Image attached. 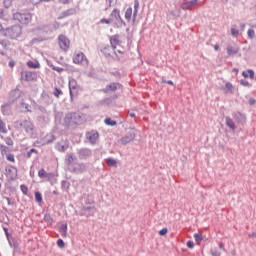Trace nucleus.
Here are the masks:
<instances>
[{"label": "nucleus", "mask_w": 256, "mask_h": 256, "mask_svg": "<svg viewBox=\"0 0 256 256\" xmlns=\"http://www.w3.org/2000/svg\"><path fill=\"white\" fill-rule=\"evenodd\" d=\"M119 21H122L121 11L118 9H114L110 13L109 18H102L100 20V23L106 25H114V27H117V23H119Z\"/></svg>", "instance_id": "1"}, {"label": "nucleus", "mask_w": 256, "mask_h": 256, "mask_svg": "<svg viewBox=\"0 0 256 256\" xmlns=\"http://www.w3.org/2000/svg\"><path fill=\"white\" fill-rule=\"evenodd\" d=\"M2 34L4 37H8L10 39H17L22 35V27L20 25H13L8 29H2Z\"/></svg>", "instance_id": "2"}, {"label": "nucleus", "mask_w": 256, "mask_h": 256, "mask_svg": "<svg viewBox=\"0 0 256 256\" xmlns=\"http://www.w3.org/2000/svg\"><path fill=\"white\" fill-rule=\"evenodd\" d=\"M110 44L113 48L114 54H124V48H122L121 41L117 35L111 37Z\"/></svg>", "instance_id": "3"}, {"label": "nucleus", "mask_w": 256, "mask_h": 256, "mask_svg": "<svg viewBox=\"0 0 256 256\" xmlns=\"http://www.w3.org/2000/svg\"><path fill=\"white\" fill-rule=\"evenodd\" d=\"M13 19L18 21L21 24L27 25L31 23L32 15L30 13L23 14V13L17 12L13 14Z\"/></svg>", "instance_id": "4"}, {"label": "nucleus", "mask_w": 256, "mask_h": 256, "mask_svg": "<svg viewBox=\"0 0 256 256\" xmlns=\"http://www.w3.org/2000/svg\"><path fill=\"white\" fill-rule=\"evenodd\" d=\"M69 92L71 100H73V97L79 95L81 92V87L77 84L75 79L69 80Z\"/></svg>", "instance_id": "5"}, {"label": "nucleus", "mask_w": 256, "mask_h": 256, "mask_svg": "<svg viewBox=\"0 0 256 256\" xmlns=\"http://www.w3.org/2000/svg\"><path fill=\"white\" fill-rule=\"evenodd\" d=\"M58 44L62 51H68L71 47V40H69L67 36L61 34L58 37Z\"/></svg>", "instance_id": "6"}, {"label": "nucleus", "mask_w": 256, "mask_h": 256, "mask_svg": "<svg viewBox=\"0 0 256 256\" xmlns=\"http://www.w3.org/2000/svg\"><path fill=\"white\" fill-rule=\"evenodd\" d=\"M72 60L74 61V64H77V65H87L89 63L85 54L80 51L75 52Z\"/></svg>", "instance_id": "7"}, {"label": "nucleus", "mask_w": 256, "mask_h": 256, "mask_svg": "<svg viewBox=\"0 0 256 256\" xmlns=\"http://www.w3.org/2000/svg\"><path fill=\"white\" fill-rule=\"evenodd\" d=\"M21 79L27 82L37 81V73L35 71H23L21 72Z\"/></svg>", "instance_id": "8"}, {"label": "nucleus", "mask_w": 256, "mask_h": 256, "mask_svg": "<svg viewBox=\"0 0 256 256\" xmlns=\"http://www.w3.org/2000/svg\"><path fill=\"white\" fill-rule=\"evenodd\" d=\"M78 121V115L76 113H68L64 119L66 125H76Z\"/></svg>", "instance_id": "9"}, {"label": "nucleus", "mask_w": 256, "mask_h": 256, "mask_svg": "<svg viewBox=\"0 0 256 256\" xmlns=\"http://www.w3.org/2000/svg\"><path fill=\"white\" fill-rule=\"evenodd\" d=\"M86 139L90 144H96L99 139V133L97 131H90L86 133Z\"/></svg>", "instance_id": "10"}, {"label": "nucleus", "mask_w": 256, "mask_h": 256, "mask_svg": "<svg viewBox=\"0 0 256 256\" xmlns=\"http://www.w3.org/2000/svg\"><path fill=\"white\" fill-rule=\"evenodd\" d=\"M21 128L23 130H25L26 132H31V131H33V124L31 121L23 120L21 122Z\"/></svg>", "instance_id": "11"}, {"label": "nucleus", "mask_w": 256, "mask_h": 256, "mask_svg": "<svg viewBox=\"0 0 256 256\" xmlns=\"http://www.w3.org/2000/svg\"><path fill=\"white\" fill-rule=\"evenodd\" d=\"M239 53V48L234 46L227 47V54L228 56H234Z\"/></svg>", "instance_id": "12"}, {"label": "nucleus", "mask_w": 256, "mask_h": 256, "mask_svg": "<svg viewBox=\"0 0 256 256\" xmlns=\"http://www.w3.org/2000/svg\"><path fill=\"white\" fill-rule=\"evenodd\" d=\"M38 177L39 178H48L51 179L53 177L52 173H47L44 169H40L38 171Z\"/></svg>", "instance_id": "13"}, {"label": "nucleus", "mask_w": 256, "mask_h": 256, "mask_svg": "<svg viewBox=\"0 0 256 256\" xmlns=\"http://www.w3.org/2000/svg\"><path fill=\"white\" fill-rule=\"evenodd\" d=\"M226 125L230 130L234 131L236 129L234 120L230 117H226Z\"/></svg>", "instance_id": "14"}, {"label": "nucleus", "mask_w": 256, "mask_h": 256, "mask_svg": "<svg viewBox=\"0 0 256 256\" xmlns=\"http://www.w3.org/2000/svg\"><path fill=\"white\" fill-rule=\"evenodd\" d=\"M59 231L62 235L63 238H67V231H68V226L67 224H62L59 228Z\"/></svg>", "instance_id": "15"}, {"label": "nucleus", "mask_w": 256, "mask_h": 256, "mask_svg": "<svg viewBox=\"0 0 256 256\" xmlns=\"http://www.w3.org/2000/svg\"><path fill=\"white\" fill-rule=\"evenodd\" d=\"M118 87H119V84L112 83V84H109L108 86H106L105 91L106 92H113V91H116Z\"/></svg>", "instance_id": "16"}, {"label": "nucleus", "mask_w": 256, "mask_h": 256, "mask_svg": "<svg viewBox=\"0 0 256 256\" xmlns=\"http://www.w3.org/2000/svg\"><path fill=\"white\" fill-rule=\"evenodd\" d=\"M27 66L29 68H32V69H39L40 68V63L29 61V62H27Z\"/></svg>", "instance_id": "17"}, {"label": "nucleus", "mask_w": 256, "mask_h": 256, "mask_svg": "<svg viewBox=\"0 0 256 256\" xmlns=\"http://www.w3.org/2000/svg\"><path fill=\"white\" fill-rule=\"evenodd\" d=\"M133 15V10L131 7H129L125 12V18L130 21Z\"/></svg>", "instance_id": "18"}, {"label": "nucleus", "mask_w": 256, "mask_h": 256, "mask_svg": "<svg viewBox=\"0 0 256 256\" xmlns=\"http://www.w3.org/2000/svg\"><path fill=\"white\" fill-rule=\"evenodd\" d=\"M233 89H234L233 84H231L229 82L225 84V91H226V93H233Z\"/></svg>", "instance_id": "19"}, {"label": "nucleus", "mask_w": 256, "mask_h": 256, "mask_svg": "<svg viewBox=\"0 0 256 256\" xmlns=\"http://www.w3.org/2000/svg\"><path fill=\"white\" fill-rule=\"evenodd\" d=\"M106 163L108 164L109 167H116L117 166V161L115 159L109 158L106 160Z\"/></svg>", "instance_id": "20"}, {"label": "nucleus", "mask_w": 256, "mask_h": 256, "mask_svg": "<svg viewBox=\"0 0 256 256\" xmlns=\"http://www.w3.org/2000/svg\"><path fill=\"white\" fill-rule=\"evenodd\" d=\"M139 7H140V3H139V0H135V2H134V18L136 17V15L138 14V9H139Z\"/></svg>", "instance_id": "21"}, {"label": "nucleus", "mask_w": 256, "mask_h": 256, "mask_svg": "<svg viewBox=\"0 0 256 256\" xmlns=\"http://www.w3.org/2000/svg\"><path fill=\"white\" fill-rule=\"evenodd\" d=\"M105 125H109V126H116L117 122L115 120H111L110 118H107L104 120Z\"/></svg>", "instance_id": "22"}, {"label": "nucleus", "mask_w": 256, "mask_h": 256, "mask_svg": "<svg viewBox=\"0 0 256 256\" xmlns=\"http://www.w3.org/2000/svg\"><path fill=\"white\" fill-rule=\"evenodd\" d=\"M0 132L6 134L7 133V128L5 122L0 120Z\"/></svg>", "instance_id": "23"}, {"label": "nucleus", "mask_w": 256, "mask_h": 256, "mask_svg": "<svg viewBox=\"0 0 256 256\" xmlns=\"http://www.w3.org/2000/svg\"><path fill=\"white\" fill-rule=\"evenodd\" d=\"M75 160V157L73 156V154H68L67 155V158H66V162H67V165H71Z\"/></svg>", "instance_id": "24"}, {"label": "nucleus", "mask_w": 256, "mask_h": 256, "mask_svg": "<svg viewBox=\"0 0 256 256\" xmlns=\"http://www.w3.org/2000/svg\"><path fill=\"white\" fill-rule=\"evenodd\" d=\"M0 151H1L2 155H6L8 153V151H9V148L7 146H5V145H1L0 146Z\"/></svg>", "instance_id": "25"}, {"label": "nucleus", "mask_w": 256, "mask_h": 256, "mask_svg": "<svg viewBox=\"0 0 256 256\" xmlns=\"http://www.w3.org/2000/svg\"><path fill=\"white\" fill-rule=\"evenodd\" d=\"M193 6H194L193 4H190V3H187V2H185V3L182 4V8H183L184 10L191 9Z\"/></svg>", "instance_id": "26"}, {"label": "nucleus", "mask_w": 256, "mask_h": 256, "mask_svg": "<svg viewBox=\"0 0 256 256\" xmlns=\"http://www.w3.org/2000/svg\"><path fill=\"white\" fill-rule=\"evenodd\" d=\"M35 199L38 203L42 202V195L40 192H35Z\"/></svg>", "instance_id": "27"}, {"label": "nucleus", "mask_w": 256, "mask_h": 256, "mask_svg": "<svg viewBox=\"0 0 256 256\" xmlns=\"http://www.w3.org/2000/svg\"><path fill=\"white\" fill-rule=\"evenodd\" d=\"M60 95H63V91H62V90H59L58 88H55L54 96H55L56 98H59Z\"/></svg>", "instance_id": "28"}, {"label": "nucleus", "mask_w": 256, "mask_h": 256, "mask_svg": "<svg viewBox=\"0 0 256 256\" xmlns=\"http://www.w3.org/2000/svg\"><path fill=\"white\" fill-rule=\"evenodd\" d=\"M6 160L15 163V156L13 154H9L6 156Z\"/></svg>", "instance_id": "29"}, {"label": "nucleus", "mask_w": 256, "mask_h": 256, "mask_svg": "<svg viewBox=\"0 0 256 256\" xmlns=\"http://www.w3.org/2000/svg\"><path fill=\"white\" fill-rule=\"evenodd\" d=\"M194 239L197 243H200L202 241V236L198 233L194 234Z\"/></svg>", "instance_id": "30"}, {"label": "nucleus", "mask_w": 256, "mask_h": 256, "mask_svg": "<svg viewBox=\"0 0 256 256\" xmlns=\"http://www.w3.org/2000/svg\"><path fill=\"white\" fill-rule=\"evenodd\" d=\"M247 73H248V76L250 77V79L255 78V72L252 69H248Z\"/></svg>", "instance_id": "31"}, {"label": "nucleus", "mask_w": 256, "mask_h": 256, "mask_svg": "<svg viewBox=\"0 0 256 256\" xmlns=\"http://www.w3.org/2000/svg\"><path fill=\"white\" fill-rule=\"evenodd\" d=\"M56 245H58L59 248H64L65 247L63 239H59L58 242H56Z\"/></svg>", "instance_id": "32"}, {"label": "nucleus", "mask_w": 256, "mask_h": 256, "mask_svg": "<svg viewBox=\"0 0 256 256\" xmlns=\"http://www.w3.org/2000/svg\"><path fill=\"white\" fill-rule=\"evenodd\" d=\"M131 141L130 137H124L121 139V143L122 144H128Z\"/></svg>", "instance_id": "33"}, {"label": "nucleus", "mask_w": 256, "mask_h": 256, "mask_svg": "<svg viewBox=\"0 0 256 256\" xmlns=\"http://www.w3.org/2000/svg\"><path fill=\"white\" fill-rule=\"evenodd\" d=\"M32 153H37V150H36V149H30V150L27 152V158H31Z\"/></svg>", "instance_id": "34"}, {"label": "nucleus", "mask_w": 256, "mask_h": 256, "mask_svg": "<svg viewBox=\"0 0 256 256\" xmlns=\"http://www.w3.org/2000/svg\"><path fill=\"white\" fill-rule=\"evenodd\" d=\"M168 233V229L167 228H163L162 230L159 231V235L160 236H165Z\"/></svg>", "instance_id": "35"}, {"label": "nucleus", "mask_w": 256, "mask_h": 256, "mask_svg": "<svg viewBox=\"0 0 256 256\" xmlns=\"http://www.w3.org/2000/svg\"><path fill=\"white\" fill-rule=\"evenodd\" d=\"M231 33H232L233 37H238V35H239V31L235 28H232Z\"/></svg>", "instance_id": "36"}, {"label": "nucleus", "mask_w": 256, "mask_h": 256, "mask_svg": "<svg viewBox=\"0 0 256 256\" xmlns=\"http://www.w3.org/2000/svg\"><path fill=\"white\" fill-rule=\"evenodd\" d=\"M247 35H248L250 38H253V37H255V31H253L252 29H250L249 31H247Z\"/></svg>", "instance_id": "37"}, {"label": "nucleus", "mask_w": 256, "mask_h": 256, "mask_svg": "<svg viewBox=\"0 0 256 256\" xmlns=\"http://www.w3.org/2000/svg\"><path fill=\"white\" fill-rule=\"evenodd\" d=\"M186 245H187V248H188V249H193V248H194V243H193V241H188Z\"/></svg>", "instance_id": "38"}, {"label": "nucleus", "mask_w": 256, "mask_h": 256, "mask_svg": "<svg viewBox=\"0 0 256 256\" xmlns=\"http://www.w3.org/2000/svg\"><path fill=\"white\" fill-rule=\"evenodd\" d=\"M186 3L196 5L198 0H184Z\"/></svg>", "instance_id": "39"}, {"label": "nucleus", "mask_w": 256, "mask_h": 256, "mask_svg": "<svg viewBox=\"0 0 256 256\" xmlns=\"http://www.w3.org/2000/svg\"><path fill=\"white\" fill-rule=\"evenodd\" d=\"M241 85L243 87H249L250 86L249 82L248 81H244V80H241Z\"/></svg>", "instance_id": "40"}, {"label": "nucleus", "mask_w": 256, "mask_h": 256, "mask_svg": "<svg viewBox=\"0 0 256 256\" xmlns=\"http://www.w3.org/2000/svg\"><path fill=\"white\" fill-rule=\"evenodd\" d=\"M20 188H21V191H22L24 194H27L28 189H27L26 186H21Z\"/></svg>", "instance_id": "41"}, {"label": "nucleus", "mask_w": 256, "mask_h": 256, "mask_svg": "<svg viewBox=\"0 0 256 256\" xmlns=\"http://www.w3.org/2000/svg\"><path fill=\"white\" fill-rule=\"evenodd\" d=\"M0 44L3 46V47H7L9 45V43L7 41H0Z\"/></svg>", "instance_id": "42"}, {"label": "nucleus", "mask_w": 256, "mask_h": 256, "mask_svg": "<svg viewBox=\"0 0 256 256\" xmlns=\"http://www.w3.org/2000/svg\"><path fill=\"white\" fill-rule=\"evenodd\" d=\"M6 144H8V146H13L14 142L11 139H8V141H6Z\"/></svg>", "instance_id": "43"}, {"label": "nucleus", "mask_w": 256, "mask_h": 256, "mask_svg": "<svg viewBox=\"0 0 256 256\" xmlns=\"http://www.w3.org/2000/svg\"><path fill=\"white\" fill-rule=\"evenodd\" d=\"M73 0H60V2L62 4H69L70 2H72Z\"/></svg>", "instance_id": "44"}, {"label": "nucleus", "mask_w": 256, "mask_h": 256, "mask_svg": "<svg viewBox=\"0 0 256 256\" xmlns=\"http://www.w3.org/2000/svg\"><path fill=\"white\" fill-rule=\"evenodd\" d=\"M211 255H212V256H220L221 253L216 252V251H211Z\"/></svg>", "instance_id": "45"}, {"label": "nucleus", "mask_w": 256, "mask_h": 256, "mask_svg": "<svg viewBox=\"0 0 256 256\" xmlns=\"http://www.w3.org/2000/svg\"><path fill=\"white\" fill-rule=\"evenodd\" d=\"M242 76H243L245 79L249 78L248 72H246V71H243V72H242Z\"/></svg>", "instance_id": "46"}, {"label": "nucleus", "mask_w": 256, "mask_h": 256, "mask_svg": "<svg viewBox=\"0 0 256 256\" xmlns=\"http://www.w3.org/2000/svg\"><path fill=\"white\" fill-rule=\"evenodd\" d=\"M249 103H250L251 105H255V104H256V99L251 98V99L249 100Z\"/></svg>", "instance_id": "47"}, {"label": "nucleus", "mask_w": 256, "mask_h": 256, "mask_svg": "<svg viewBox=\"0 0 256 256\" xmlns=\"http://www.w3.org/2000/svg\"><path fill=\"white\" fill-rule=\"evenodd\" d=\"M15 65H16V63H15L14 61H10V62H9V66H10L11 68H14Z\"/></svg>", "instance_id": "48"}, {"label": "nucleus", "mask_w": 256, "mask_h": 256, "mask_svg": "<svg viewBox=\"0 0 256 256\" xmlns=\"http://www.w3.org/2000/svg\"><path fill=\"white\" fill-rule=\"evenodd\" d=\"M66 149H67V147L61 146V147L59 148V151H60V152H65Z\"/></svg>", "instance_id": "49"}, {"label": "nucleus", "mask_w": 256, "mask_h": 256, "mask_svg": "<svg viewBox=\"0 0 256 256\" xmlns=\"http://www.w3.org/2000/svg\"><path fill=\"white\" fill-rule=\"evenodd\" d=\"M55 71L58 72V73H61V72L64 71V69L63 68H56Z\"/></svg>", "instance_id": "50"}, {"label": "nucleus", "mask_w": 256, "mask_h": 256, "mask_svg": "<svg viewBox=\"0 0 256 256\" xmlns=\"http://www.w3.org/2000/svg\"><path fill=\"white\" fill-rule=\"evenodd\" d=\"M167 84L170 85V86H174V83L171 80L167 81Z\"/></svg>", "instance_id": "51"}, {"label": "nucleus", "mask_w": 256, "mask_h": 256, "mask_svg": "<svg viewBox=\"0 0 256 256\" xmlns=\"http://www.w3.org/2000/svg\"><path fill=\"white\" fill-rule=\"evenodd\" d=\"M213 48H214L215 51H219V46L218 45H214Z\"/></svg>", "instance_id": "52"}, {"label": "nucleus", "mask_w": 256, "mask_h": 256, "mask_svg": "<svg viewBox=\"0 0 256 256\" xmlns=\"http://www.w3.org/2000/svg\"><path fill=\"white\" fill-rule=\"evenodd\" d=\"M129 116L134 118L135 117V113L134 112H129Z\"/></svg>", "instance_id": "53"}, {"label": "nucleus", "mask_w": 256, "mask_h": 256, "mask_svg": "<svg viewBox=\"0 0 256 256\" xmlns=\"http://www.w3.org/2000/svg\"><path fill=\"white\" fill-rule=\"evenodd\" d=\"M220 249H224L223 244H219Z\"/></svg>", "instance_id": "54"}, {"label": "nucleus", "mask_w": 256, "mask_h": 256, "mask_svg": "<svg viewBox=\"0 0 256 256\" xmlns=\"http://www.w3.org/2000/svg\"><path fill=\"white\" fill-rule=\"evenodd\" d=\"M3 30L2 24H0V32Z\"/></svg>", "instance_id": "55"}]
</instances>
